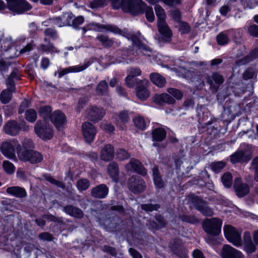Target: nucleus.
Here are the masks:
<instances>
[{
  "mask_svg": "<svg viewBox=\"0 0 258 258\" xmlns=\"http://www.w3.org/2000/svg\"><path fill=\"white\" fill-rule=\"evenodd\" d=\"M83 33L88 30H94L98 32L109 31L114 34H118L131 39L134 45L138 48L139 52L143 53L144 55L150 56L152 53V50L148 46L140 42L139 37L128 32L126 30H120L117 26L113 25L99 24L96 22H91L82 28Z\"/></svg>",
  "mask_w": 258,
  "mask_h": 258,
  "instance_id": "f257e3e1",
  "label": "nucleus"
},
{
  "mask_svg": "<svg viewBox=\"0 0 258 258\" xmlns=\"http://www.w3.org/2000/svg\"><path fill=\"white\" fill-rule=\"evenodd\" d=\"M224 232L226 238L234 245L238 247L242 245L240 230L231 225H226L224 227Z\"/></svg>",
  "mask_w": 258,
  "mask_h": 258,
  "instance_id": "f03ea898",
  "label": "nucleus"
},
{
  "mask_svg": "<svg viewBox=\"0 0 258 258\" xmlns=\"http://www.w3.org/2000/svg\"><path fill=\"white\" fill-rule=\"evenodd\" d=\"M222 221L216 218L207 219L203 223V228L206 232L212 235H217L221 232Z\"/></svg>",
  "mask_w": 258,
  "mask_h": 258,
  "instance_id": "7ed1b4c3",
  "label": "nucleus"
},
{
  "mask_svg": "<svg viewBox=\"0 0 258 258\" xmlns=\"http://www.w3.org/2000/svg\"><path fill=\"white\" fill-rule=\"evenodd\" d=\"M126 5L124 6V12L136 16L143 14L146 3L142 0H127Z\"/></svg>",
  "mask_w": 258,
  "mask_h": 258,
  "instance_id": "20e7f679",
  "label": "nucleus"
},
{
  "mask_svg": "<svg viewBox=\"0 0 258 258\" xmlns=\"http://www.w3.org/2000/svg\"><path fill=\"white\" fill-rule=\"evenodd\" d=\"M127 185L129 189L135 194L143 192L146 187L144 180L139 176H132L128 180Z\"/></svg>",
  "mask_w": 258,
  "mask_h": 258,
  "instance_id": "39448f33",
  "label": "nucleus"
},
{
  "mask_svg": "<svg viewBox=\"0 0 258 258\" xmlns=\"http://www.w3.org/2000/svg\"><path fill=\"white\" fill-rule=\"evenodd\" d=\"M18 141L13 140L10 142H5L3 143L0 147L2 154L6 157L10 159H16L15 147L16 148Z\"/></svg>",
  "mask_w": 258,
  "mask_h": 258,
  "instance_id": "423d86ee",
  "label": "nucleus"
},
{
  "mask_svg": "<svg viewBox=\"0 0 258 258\" xmlns=\"http://www.w3.org/2000/svg\"><path fill=\"white\" fill-rule=\"evenodd\" d=\"M36 134L43 140H49L52 136V130L49 125L38 121L35 125Z\"/></svg>",
  "mask_w": 258,
  "mask_h": 258,
  "instance_id": "0eeeda50",
  "label": "nucleus"
},
{
  "mask_svg": "<svg viewBox=\"0 0 258 258\" xmlns=\"http://www.w3.org/2000/svg\"><path fill=\"white\" fill-rule=\"evenodd\" d=\"M26 0H12L9 3V9L16 14H21L31 9Z\"/></svg>",
  "mask_w": 258,
  "mask_h": 258,
  "instance_id": "6e6552de",
  "label": "nucleus"
},
{
  "mask_svg": "<svg viewBox=\"0 0 258 258\" xmlns=\"http://www.w3.org/2000/svg\"><path fill=\"white\" fill-rule=\"evenodd\" d=\"M148 80L144 79L140 81V83L136 89L137 97L142 101H144L149 97L150 92L147 89L149 84Z\"/></svg>",
  "mask_w": 258,
  "mask_h": 258,
  "instance_id": "1a4fd4ad",
  "label": "nucleus"
},
{
  "mask_svg": "<svg viewBox=\"0 0 258 258\" xmlns=\"http://www.w3.org/2000/svg\"><path fill=\"white\" fill-rule=\"evenodd\" d=\"M194 206L196 209L206 216H212L214 215L213 210L206 204L198 197L194 199Z\"/></svg>",
  "mask_w": 258,
  "mask_h": 258,
  "instance_id": "9d476101",
  "label": "nucleus"
},
{
  "mask_svg": "<svg viewBox=\"0 0 258 258\" xmlns=\"http://www.w3.org/2000/svg\"><path fill=\"white\" fill-rule=\"evenodd\" d=\"M90 64V61L86 60L82 64L71 66L66 69H62L58 72V78H61L64 75L68 73H75L82 72L87 69Z\"/></svg>",
  "mask_w": 258,
  "mask_h": 258,
  "instance_id": "9b49d317",
  "label": "nucleus"
},
{
  "mask_svg": "<svg viewBox=\"0 0 258 258\" xmlns=\"http://www.w3.org/2000/svg\"><path fill=\"white\" fill-rule=\"evenodd\" d=\"M82 129L86 141L88 142L93 141L96 134L95 127L90 122H86L82 124Z\"/></svg>",
  "mask_w": 258,
  "mask_h": 258,
  "instance_id": "f8f14e48",
  "label": "nucleus"
},
{
  "mask_svg": "<svg viewBox=\"0 0 258 258\" xmlns=\"http://www.w3.org/2000/svg\"><path fill=\"white\" fill-rule=\"evenodd\" d=\"M233 187L236 195L239 197H243L249 192L248 184L242 182L241 178L238 177L234 180Z\"/></svg>",
  "mask_w": 258,
  "mask_h": 258,
  "instance_id": "ddd939ff",
  "label": "nucleus"
},
{
  "mask_svg": "<svg viewBox=\"0 0 258 258\" xmlns=\"http://www.w3.org/2000/svg\"><path fill=\"white\" fill-rule=\"evenodd\" d=\"M223 258H244L243 254L229 245H224L221 251Z\"/></svg>",
  "mask_w": 258,
  "mask_h": 258,
  "instance_id": "4468645a",
  "label": "nucleus"
},
{
  "mask_svg": "<svg viewBox=\"0 0 258 258\" xmlns=\"http://www.w3.org/2000/svg\"><path fill=\"white\" fill-rule=\"evenodd\" d=\"M50 119L57 128L63 127L67 122L65 114L59 110H55L51 114Z\"/></svg>",
  "mask_w": 258,
  "mask_h": 258,
  "instance_id": "2eb2a0df",
  "label": "nucleus"
},
{
  "mask_svg": "<svg viewBox=\"0 0 258 258\" xmlns=\"http://www.w3.org/2000/svg\"><path fill=\"white\" fill-rule=\"evenodd\" d=\"M127 171H136L142 175H146L147 170L143 166L141 162L137 159H132L125 166Z\"/></svg>",
  "mask_w": 258,
  "mask_h": 258,
  "instance_id": "dca6fc26",
  "label": "nucleus"
},
{
  "mask_svg": "<svg viewBox=\"0 0 258 258\" xmlns=\"http://www.w3.org/2000/svg\"><path fill=\"white\" fill-rule=\"evenodd\" d=\"M158 31L163 39L165 41H170L172 33L166 21H159L157 24Z\"/></svg>",
  "mask_w": 258,
  "mask_h": 258,
  "instance_id": "f3484780",
  "label": "nucleus"
},
{
  "mask_svg": "<svg viewBox=\"0 0 258 258\" xmlns=\"http://www.w3.org/2000/svg\"><path fill=\"white\" fill-rule=\"evenodd\" d=\"M105 114L102 108L91 107L88 110V117L91 120L96 122L101 119Z\"/></svg>",
  "mask_w": 258,
  "mask_h": 258,
  "instance_id": "a211bd4d",
  "label": "nucleus"
},
{
  "mask_svg": "<svg viewBox=\"0 0 258 258\" xmlns=\"http://www.w3.org/2000/svg\"><path fill=\"white\" fill-rule=\"evenodd\" d=\"M153 101L159 105L164 104H173L175 103V99L169 94L162 93L156 94L153 97Z\"/></svg>",
  "mask_w": 258,
  "mask_h": 258,
  "instance_id": "6ab92c4d",
  "label": "nucleus"
},
{
  "mask_svg": "<svg viewBox=\"0 0 258 258\" xmlns=\"http://www.w3.org/2000/svg\"><path fill=\"white\" fill-rule=\"evenodd\" d=\"M207 81L211 88L217 90L224 82V78L222 75L218 73H214L211 76L207 77Z\"/></svg>",
  "mask_w": 258,
  "mask_h": 258,
  "instance_id": "aec40b11",
  "label": "nucleus"
},
{
  "mask_svg": "<svg viewBox=\"0 0 258 258\" xmlns=\"http://www.w3.org/2000/svg\"><path fill=\"white\" fill-rule=\"evenodd\" d=\"M5 132L10 136H14L18 134L21 127L17 122L12 120L8 121L4 127Z\"/></svg>",
  "mask_w": 258,
  "mask_h": 258,
  "instance_id": "412c9836",
  "label": "nucleus"
},
{
  "mask_svg": "<svg viewBox=\"0 0 258 258\" xmlns=\"http://www.w3.org/2000/svg\"><path fill=\"white\" fill-rule=\"evenodd\" d=\"M115 118L116 119V125L120 130H123L125 128V124L130 120L128 113L126 111H122L116 114Z\"/></svg>",
  "mask_w": 258,
  "mask_h": 258,
  "instance_id": "4be33fe9",
  "label": "nucleus"
},
{
  "mask_svg": "<svg viewBox=\"0 0 258 258\" xmlns=\"http://www.w3.org/2000/svg\"><path fill=\"white\" fill-rule=\"evenodd\" d=\"M108 193V188L105 184H102L92 189L91 195L96 198H105Z\"/></svg>",
  "mask_w": 258,
  "mask_h": 258,
  "instance_id": "5701e85b",
  "label": "nucleus"
},
{
  "mask_svg": "<svg viewBox=\"0 0 258 258\" xmlns=\"http://www.w3.org/2000/svg\"><path fill=\"white\" fill-rule=\"evenodd\" d=\"M114 153V147L110 144H107L101 151L100 158L105 161H109L113 159Z\"/></svg>",
  "mask_w": 258,
  "mask_h": 258,
  "instance_id": "b1692460",
  "label": "nucleus"
},
{
  "mask_svg": "<svg viewBox=\"0 0 258 258\" xmlns=\"http://www.w3.org/2000/svg\"><path fill=\"white\" fill-rule=\"evenodd\" d=\"M6 192L15 197L23 198L27 196L26 190L21 187L14 186L7 188Z\"/></svg>",
  "mask_w": 258,
  "mask_h": 258,
  "instance_id": "393cba45",
  "label": "nucleus"
},
{
  "mask_svg": "<svg viewBox=\"0 0 258 258\" xmlns=\"http://www.w3.org/2000/svg\"><path fill=\"white\" fill-rule=\"evenodd\" d=\"M243 239L244 250L248 254L254 252L256 248L251 240L250 233L249 232H245L243 235Z\"/></svg>",
  "mask_w": 258,
  "mask_h": 258,
  "instance_id": "a878e982",
  "label": "nucleus"
},
{
  "mask_svg": "<svg viewBox=\"0 0 258 258\" xmlns=\"http://www.w3.org/2000/svg\"><path fill=\"white\" fill-rule=\"evenodd\" d=\"M32 150L25 149L21 147V144H18L16 146L17 154L19 159L23 162H27Z\"/></svg>",
  "mask_w": 258,
  "mask_h": 258,
  "instance_id": "bb28decb",
  "label": "nucleus"
},
{
  "mask_svg": "<svg viewBox=\"0 0 258 258\" xmlns=\"http://www.w3.org/2000/svg\"><path fill=\"white\" fill-rule=\"evenodd\" d=\"M63 211L70 216L77 218H82L84 215L81 209L72 205H67L64 207Z\"/></svg>",
  "mask_w": 258,
  "mask_h": 258,
  "instance_id": "cd10ccee",
  "label": "nucleus"
},
{
  "mask_svg": "<svg viewBox=\"0 0 258 258\" xmlns=\"http://www.w3.org/2000/svg\"><path fill=\"white\" fill-rule=\"evenodd\" d=\"M249 158L243 151H238L230 156V161L234 164L238 162H247Z\"/></svg>",
  "mask_w": 258,
  "mask_h": 258,
  "instance_id": "c85d7f7f",
  "label": "nucleus"
},
{
  "mask_svg": "<svg viewBox=\"0 0 258 258\" xmlns=\"http://www.w3.org/2000/svg\"><path fill=\"white\" fill-rule=\"evenodd\" d=\"M20 79L18 70H14L7 80V86L9 89H11L12 91H15V85L14 80H19Z\"/></svg>",
  "mask_w": 258,
  "mask_h": 258,
  "instance_id": "c756f323",
  "label": "nucleus"
},
{
  "mask_svg": "<svg viewBox=\"0 0 258 258\" xmlns=\"http://www.w3.org/2000/svg\"><path fill=\"white\" fill-rule=\"evenodd\" d=\"M108 172L112 178V179L116 182L118 179L119 168L118 165L114 162H112L108 166Z\"/></svg>",
  "mask_w": 258,
  "mask_h": 258,
  "instance_id": "7c9ffc66",
  "label": "nucleus"
},
{
  "mask_svg": "<svg viewBox=\"0 0 258 258\" xmlns=\"http://www.w3.org/2000/svg\"><path fill=\"white\" fill-rule=\"evenodd\" d=\"M151 81L157 86L159 87H163L166 83V80L158 73H152L150 75Z\"/></svg>",
  "mask_w": 258,
  "mask_h": 258,
  "instance_id": "2f4dec72",
  "label": "nucleus"
},
{
  "mask_svg": "<svg viewBox=\"0 0 258 258\" xmlns=\"http://www.w3.org/2000/svg\"><path fill=\"white\" fill-rule=\"evenodd\" d=\"M96 39L99 41L104 47H111L114 44L113 40L105 35H98Z\"/></svg>",
  "mask_w": 258,
  "mask_h": 258,
  "instance_id": "473e14b6",
  "label": "nucleus"
},
{
  "mask_svg": "<svg viewBox=\"0 0 258 258\" xmlns=\"http://www.w3.org/2000/svg\"><path fill=\"white\" fill-rule=\"evenodd\" d=\"M166 131L162 128H157L152 132V137L154 140L161 142L166 137Z\"/></svg>",
  "mask_w": 258,
  "mask_h": 258,
  "instance_id": "72a5a7b5",
  "label": "nucleus"
},
{
  "mask_svg": "<svg viewBox=\"0 0 258 258\" xmlns=\"http://www.w3.org/2000/svg\"><path fill=\"white\" fill-rule=\"evenodd\" d=\"M90 186V182L86 178L80 179L76 182V186L80 192L87 190Z\"/></svg>",
  "mask_w": 258,
  "mask_h": 258,
  "instance_id": "f704fd0d",
  "label": "nucleus"
},
{
  "mask_svg": "<svg viewBox=\"0 0 258 258\" xmlns=\"http://www.w3.org/2000/svg\"><path fill=\"white\" fill-rule=\"evenodd\" d=\"M15 91H12L11 89H9L7 87V89L3 90L0 96L1 102L4 104H7L9 103L12 99V93Z\"/></svg>",
  "mask_w": 258,
  "mask_h": 258,
  "instance_id": "c9c22d12",
  "label": "nucleus"
},
{
  "mask_svg": "<svg viewBox=\"0 0 258 258\" xmlns=\"http://www.w3.org/2000/svg\"><path fill=\"white\" fill-rule=\"evenodd\" d=\"M96 93L99 95H105L108 92V83L102 80L99 82L96 87Z\"/></svg>",
  "mask_w": 258,
  "mask_h": 258,
  "instance_id": "e433bc0d",
  "label": "nucleus"
},
{
  "mask_svg": "<svg viewBox=\"0 0 258 258\" xmlns=\"http://www.w3.org/2000/svg\"><path fill=\"white\" fill-rule=\"evenodd\" d=\"M42 159V156L40 153L32 150L27 162L32 164H35L41 162Z\"/></svg>",
  "mask_w": 258,
  "mask_h": 258,
  "instance_id": "4c0bfd02",
  "label": "nucleus"
},
{
  "mask_svg": "<svg viewBox=\"0 0 258 258\" xmlns=\"http://www.w3.org/2000/svg\"><path fill=\"white\" fill-rule=\"evenodd\" d=\"M171 249L180 258H187V251L181 245L176 247L175 245L171 246Z\"/></svg>",
  "mask_w": 258,
  "mask_h": 258,
  "instance_id": "58836bf2",
  "label": "nucleus"
},
{
  "mask_svg": "<svg viewBox=\"0 0 258 258\" xmlns=\"http://www.w3.org/2000/svg\"><path fill=\"white\" fill-rule=\"evenodd\" d=\"M51 108L49 106H44L40 107L39 113L40 116L45 120L49 119L51 116Z\"/></svg>",
  "mask_w": 258,
  "mask_h": 258,
  "instance_id": "ea45409f",
  "label": "nucleus"
},
{
  "mask_svg": "<svg viewBox=\"0 0 258 258\" xmlns=\"http://www.w3.org/2000/svg\"><path fill=\"white\" fill-rule=\"evenodd\" d=\"M145 13L146 18L149 22H152L155 20V16L152 7L148 6L147 4L145 6L143 14Z\"/></svg>",
  "mask_w": 258,
  "mask_h": 258,
  "instance_id": "a19ab883",
  "label": "nucleus"
},
{
  "mask_svg": "<svg viewBox=\"0 0 258 258\" xmlns=\"http://www.w3.org/2000/svg\"><path fill=\"white\" fill-rule=\"evenodd\" d=\"M221 181L225 187H231L232 183V174L229 172L225 173L221 177Z\"/></svg>",
  "mask_w": 258,
  "mask_h": 258,
  "instance_id": "79ce46f5",
  "label": "nucleus"
},
{
  "mask_svg": "<svg viewBox=\"0 0 258 258\" xmlns=\"http://www.w3.org/2000/svg\"><path fill=\"white\" fill-rule=\"evenodd\" d=\"M154 9L156 16L158 19V22L162 21H165L166 18V14L162 7L159 5H156Z\"/></svg>",
  "mask_w": 258,
  "mask_h": 258,
  "instance_id": "37998d69",
  "label": "nucleus"
},
{
  "mask_svg": "<svg viewBox=\"0 0 258 258\" xmlns=\"http://www.w3.org/2000/svg\"><path fill=\"white\" fill-rule=\"evenodd\" d=\"M116 158L120 161L126 160L130 157V154L124 149L119 148L115 152Z\"/></svg>",
  "mask_w": 258,
  "mask_h": 258,
  "instance_id": "c03bdc74",
  "label": "nucleus"
},
{
  "mask_svg": "<svg viewBox=\"0 0 258 258\" xmlns=\"http://www.w3.org/2000/svg\"><path fill=\"white\" fill-rule=\"evenodd\" d=\"M226 166V163L224 161L213 162L210 164L211 169L216 173L220 172Z\"/></svg>",
  "mask_w": 258,
  "mask_h": 258,
  "instance_id": "a18cd8bd",
  "label": "nucleus"
},
{
  "mask_svg": "<svg viewBox=\"0 0 258 258\" xmlns=\"http://www.w3.org/2000/svg\"><path fill=\"white\" fill-rule=\"evenodd\" d=\"M114 9L121 8L124 12V6L126 5L127 0H109Z\"/></svg>",
  "mask_w": 258,
  "mask_h": 258,
  "instance_id": "49530a36",
  "label": "nucleus"
},
{
  "mask_svg": "<svg viewBox=\"0 0 258 258\" xmlns=\"http://www.w3.org/2000/svg\"><path fill=\"white\" fill-rule=\"evenodd\" d=\"M250 169L254 173V180L256 181H258V156L252 160L251 163Z\"/></svg>",
  "mask_w": 258,
  "mask_h": 258,
  "instance_id": "de8ad7c7",
  "label": "nucleus"
},
{
  "mask_svg": "<svg viewBox=\"0 0 258 258\" xmlns=\"http://www.w3.org/2000/svg\"><path fill=\"white\" fill-rule=\"evenodd\" d=\"M216 38L218 44L220 45H225L229 41L228 35L224 32L220 33Z\"/></svg>",
  "mask_w": 258,
  "mask_h": 258,
  "instance_id": "09e8293b",
  "label": "nucleus"
},
{
  "mask_svg": "<svg viewBox=\"0 0 258 258\" xmlns=\"http://www.w3.org/2000/svg\"><path fill=\"white\" fill-rule=\"evenodd\" d=\"M25 118L28 121L33 122L37 119V113L33 109H28L25 112Z\"/></svg>",
  "mask_w": 258,
  "mask_h": 258,
  "instance_id": "8fccbe9b",
  "label": "nucleus"
},
{
  "mask_svg": "<svg viewBox=\"0 0 258 258\" xmlns=\"http://www.w3.org/2000/svg\"><path fill=\"white\" fill-rule=\"evenodd\" d=\"M74 15L71 12L65 13L62 15L63 23L66 25L71 26Z\"/></svg>",
  "mask_w": 258,
  "mask_h": 258,
  "instance_id": "3c124183",
  "label": "nucleus"
},
{
  "mask_svg": "<svg viewBox=\"0 0 258 258\" xmlns=\"http://www.w3.org/2000/svg\"><path fill=\"white\" fill-rule=\"evenodd\" d=\"M167 92L173 97L177 100H180L182 98V93L178 89L173 88H169L167 89Z\"/></svg>",
  "mask_w": 258,
  "mask_h": 258,
  "instance_id": "603ef678",
  "label": "nucleus"
},
{
  "mask_svg": "<svg viewBox=\"0 0 258 258\" xmlns=\"http://www.w3.org/2000/svg\"><path fill=\"white\" fill-rule=\"evenodd\" d=\"M4 170L9 174H13L15 172V166L14 164L9 161H4L3 164Z\"/></svg>",
  "mask_w": 258,
  "mask_h": 258,
  "instance_id": "864d4df0",
  "label": "nucleus"
},
{
  "mask_svg": "<svg viewBox=\"0 0 258 258\" xmlns=\"http://www.w3.org/2000/svg\"><path fill=\"white\" fill-rule=\"evenodd\" d=\"M107 0H92L90 2V7L92 9H97L107 5Z\"/></svg>",
  "mask_w": 258,
  "mask_h": 258,
  "instance_id": "5fc2aeb1",
  "label": "nucleus"
},
{
  "mask_svg": "<svg viewBox=\"0 0 258 258\" xmlns=\"http://www.w3.org/2000/svg\"><path fill=\"white\" fill-rule=\"evenodd\" d=\"M134 122L135 126L139 129L144 130L146 128V122L141 116H137L134 119Z\"/></svg>",
  "mask_w": 258,
  "mask_h": 258,
  "instance_id": "6e6d98bb",
  "label": "nucleus"
},
{
  "mask_svg": "<svg viewBox=\"0 0 258 258\" xmlns=\"http://www.w3.org/2000/svg\"><path fill=\"white\" fill-rule=\"evenodd\" d=\"M148 3L151 5H155L157 3L162 2L165 5L172 7L174 3H176L178 2V0H145Z\"/></svg>",
  "mask_w": 258,
  "mask_h": 258,
  "instance_id": "4d7b16f0",
  "label": "nucleus"
},
{
  "mask_svg": "<svg viewBox=\"0 0 258 258\" xmlns=\"http://www.w3.org/2000/svg\"><path fill=\"white\" fill-rule=\"evenodd\" d=\"M138 79L132 75H128L125 78V83L130 88H133L136 84H139Z\"/></svg>",
  "mask_w": 258,
  "mask_h": 258,
  "instance_id": "13d9d810",
  "label": "nucleus"
},
{
  "mask_svg": "<svg viewBox=\"0 0 258 258\" xmlns=\"http://www.w3.org/2000/svg\"><path fill=\"white\" fill-rule=\"evenodd\" d=\"M45 178L47 181H48L51 184L56 185L57 187H60L62 188H64L65 187L64 184L62 181L56 180L51 176L45 175Z\"/></svg>",
  "mask_w": 258,
  "mask_h": 258,
  "instance_id": "bf43d9fd",
  "label": "nucleus"
},
{
  "mask_svg": "<svg viewBox=\"0 0 258 258\" xmlns=\"http://www.w3.org/2000/svg\"><path fill=\"white\" fill-rule=\"evenodd\" d=\"M141 208L147 212H152L157 210L159 208V205L158 204H146L142 205Z\"/></svg>",
  "mask_w": 258,
  "mask_h": 258,
  "instance_id": "052dcab7",
  "label": "nucleus"
},
{
  "mask_svg": "<svg viewBox=\"0 0 258 258\" xmlns=\"http://www.w3.org/2000/svg\"><path fill=\"white\" fill-rule=\"evenodd\" d=\"M180 219L184 222L194 224L198 222V220L194 216L182 215L180 216Z\"/></svg>",
  "mask_w": 258,
  "mask_h": 258,
  "instance_id": "680f3d73",
  "label": "nucleus"
},
{
  "mask_svg": "<svg viewBox=\"0 0 258 258\" xmlns=\"http://www.w3.org/2000/svg\"><path fill=\"white\" fill-rule=\"evenodd\" d=\"M40 48L42 52L45 51L58 52L59 51L51 43H49L48 45H41Z\"/></svg>",
  "mask_w": 258,
  "mask_h": 258,
  "instance_id": "e2e57ef3",
  "label": "nucleus"
},
{
  "mask_svg": "<svg viewBox=\"0 0 258 258\" xmlns=\"http://www.w3.org/2000/svg\"><path fill=\"white\" fill-rule=\"evenodd\" d=\"M156 220L158 222V225L157 226H155L154 223H153V225H151V226L152 227L162 228L165 227V226L166 224V221L164 220V218L160 215L156 216Z\"/></svg>",
  "mask_w": 258,
  "mask_h": 258,
  "instance_id": "0e129e2a",
  "label": "nucleus"
},
{
  "mask_svg": "<svg viewBox=\"0 0 258 258\" xmlns=\"http://www.w3.org/2000/svg\"><path fill=\"white\" fill-rule=\"evenodd\" d=\"M248 33L253 37H258V25L252 24L248 27Z\"/></svg>",
  "mask_w": 258,
  "mask_h": 258,
  "instance_id": "69168bd1",
  "label": "nucleus"
},
{
  "mask_svg": "<svg viewBox=\"0 0 258 258\" xmlns=\"http://www.w3.org/2000/svg\"><path fill=\"white\" fill-rule=\"evenodd\" d=\"M170 16L177 23L180 22L181 13L179 10H173L170 11Z\"/></svg>",
  "mask_w": 258,
  "mask_h": 258,
  "instance_id": "338daca9",
  "label": "nucleus"
},
{
  "mask_svg": "<svg viewBox=\"0 0 258 258\" xmlns=\"http://www.w3.org/2000/svg\"><path fill=\"white\" fill-rule=\"evenodd\" d=\"M178 24L179 30L182 33H187L189 32L190 27L185 22H180Z\"/></svg>",
  "mask_w": 258,
  "mask_h": 258,
  "instance_id": "774afa93",
  "label": "nucleus"
}]
</instances>
